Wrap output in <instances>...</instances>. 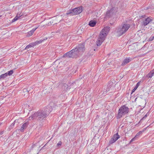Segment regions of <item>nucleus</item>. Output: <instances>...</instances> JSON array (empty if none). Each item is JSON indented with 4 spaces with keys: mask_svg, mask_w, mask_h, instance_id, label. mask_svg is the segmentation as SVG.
<instances>
[{
    "mask_svg": "<svg viewBox=\"0 0 154 154\" xmlns=\"http://www.w3.org/2000/svg\"><path fill=\"white\" fill-rule=\"evenodd\" d=\"M47 116V113L43 110H40L32 115L29 118V120L35 119L37 120H41L46 117Z\"/></svg>",
    "mask_w": 154,
    "mask_h": 154,
    "instance_id": "obj_2",
    "label": "nucleus"
},
{
    "mask_svg": "<svg viewBox=\"0 0 154 154\" xmlns=\"http://www.w3.org/2000/svg\"><path fill=\"white\" fill-rule=\"evenodd\" d=\"M2 124V123H0V125H1V124Z\"/></svg>",
    "mask_w": 154,
    "mask_h": 154,
    "instance_id": "obj_43",
    "label": "nucleus"
},
{
    "mask_svg": "<svg viewBox=\"0 0 154 154\" xmlns=\"http://www.w3.org/2000/svg\"><path fill=\"white\" fill-rule=\"evenodd\" d=\"M146 129V128H144V130H143L142 131V132H143V131H144V130H145Z\"/></svg>",
    "mask_w": 154,
    "mask_h": 154,
    "instance_id": "obj_36",
    "label": "nucleus"
},
{
    "mask_svg": "<svg viewBox=\"0 0 154 154\" xmlns=\"http://www.w3.org/2000/svg\"><path fill=\"white\" fill-rule=\"evenodd\" d=\"M44 146H44L43 147H42V148H43Z\"/></svg>",
    "mask_w": 154,
    "mask_h": 154,
    "instance_id": "obj_40",
    "label": "nucleus"
},
{
    "mask_svg": "<svg viewBox=\"0 0 154 154\" xmlns=\"http://www.w3.org/2000/svg\"><path fill=\"white\" fill-rule=\"evenodd\" d=\"M113 85V82H108V83L107 85V88L106 89H104L103 90V92L104 93L105 92L106 93L107 91H109V89L111 88L112 87V85Z\"/></svg>",
    "mask_w": 154,
    "mask_h": 154,
    "instance_id": "obj_13",
    "label": "nucleus"
},
{
    "mask_svg": "<svg viewBox=\"0 0 154 154\" xmlns=\"http://www.w3.org/2000/svg\"><path fill=\"white\" fill-rule=\"evenodd\" d=\"M120 137L119 135H118V133L115 134L113 137H112L113 139H114L116 140H117L118 139L120 138Z\"/></svg>",
    "mask_w": 154,
    "mask_h": 154,
    "instance_id": "obj_18",
    "label": "nucleus"
},
{
    "mask_svg": "<svg viewBox=\"0 0 154 154\" xmlns=\"http://www.w3.org/2000/svg\"><path fill=\"white\" fill-rule=\"evenodd\" d=\"M85 50L84 44H80L77 46L75 48L64 54L63 57L76 58L81 53L84 52Z\"/></svg>",
    "mask_w": 154,
    "mask_h": 154,
    "instance_id": "obj_1",
    "label": "nucleus"
},
{
    "mask_svg": "<svg viewBox=\"0 0 154 154\" xmlns=\"http://www.w3.org/2000/svg\"><path fill=\"white\" fill-rule=\"evenodd\" d=\"M154 38V36H151L148 40V42L152 41Z\"/></svg>",
    "mask_w": 154,
    "mask_h": 154,
    "instance_id": "obj_27",
    "label": "nucleus"
},
{
    "mask_svg": "<svg viewBox=\"0 0 154 154\" xmlns=\"http://www.w3.org/2000/svg\"><path fill=\"white\" fill-rule=\"evenodd\" d=\"M135 137L133 138L131 140V141H130L129 142V143L130 144L131 143V142H132V141H134L135 140Z\"/></svg>",
    "mask_w": 154,
    "mask_h": 154,
    "instance_id": "obj_31",
    "label": "nucleus"
},
{
    "mask_svg": "<svg viewBox=\"0 0 154 154\" xmlns=\"http://www.w3.org/2000/svg\"><path fill=\"white\" fill-rule=\"evenodd\" d=\"M0 76H1V78H2V79H4V78H5L7 76V74L6 73H5V74H3L1 75H0Z\"/></svg>",
    "mask_w": 154,
    "mask_h": 154,
    "instance_id": "obj_23",
    "label": "nucleus"
},
{
    "mask_svg": "<svg viewBox=\"0 0 154 154\" xmlns=\"http://www.w3.org/2000/svg\"><path fill=\"white\" fill-rule=\"evenodd\" d=\"M140 82H139L137 84L136 86L132 90L131 92V94H132L133 92H134L136 90V89L139 86L140 84Z\"/></svg>",
    "mask_w": 154,
    "mask_h": 154,
    "instance_id": "obj_17",
    "label": "nucleus"
},
{
    "mask_svg": "<svg viewBox=\"0 0 154 154\" xmlns=\"http://www.w3.org/2000/svg\"><path fill=\"white\" fill-rule=\"evenodd\" d=\"M33 34V33L32 32H31V31H30L28 32L26 36L27 37L30 36L32 35Z\"/></svg>",
    "mask_w": 154,
    "mask_h": 154,
    "instance_id": "obj_26",
    "label": "nucleus"
},
{
    "mask_svg": "<svg viewBox=\"0 0 154 154\" xmlns=\"http://www.w3.org/2000/svg\"><path fill=\"white\" fill-rule=\"evenodd\" d=\"M105 38V37L103 36L100 34L99 35V37L98 38L96 42L97 46H100L104 40Z\"/></svg>",
    "mask_w": 154,
    "mask_h": 154,
    "instance_id": "obj_9",
    "label": "nucleus"
},
{
    "mask_svg": "<svg viewBox=\"0 0 154 154\" xmlns=\"http://www.w3.org/2000/svg\"><path fill=\"white\" fill-rule=\"evenodd\" d=\"M146 129V128H144V130H143L142 131V132H143V131H144V130H145Z\"/></svg>",
    "mask_w": 154,
    "mask_h": 154,
    "instance_id": "obj_37",
    "label": "nucleus"
},
{
    "mask_svg": "<svg viewBox=\"0 0 154 154\" xmlns=\"http://www.w3.org/2000/svg\"><path fill=\"white\" fill-rule=\"evenodd\" d=\"M62 142L60 141L57 144L56 146L58 147H60L62 145Z\"/></svg>",
    "mask_w": 154,
    "mask_h": 154,
    "instance_id": "obj_24",
    "label": "nucleus"
},
{
    "mask_svg": "<svg viewBox=\"0 0 154 154\" xmlns=\"http://www.w3.org/2000/svg\"><path fill=\"white\" fill-rule=\"evenodd\" d=\"M82 6H80L75 8L71 9L68 11L66 14L67 15L70 14L71 15L79 14L82 12Z\"/></svg>",
    "mask_w": 154,
    "mask_h": 154,
    "instance_id": "obj_4",
    "label": "nucleus"
},
{
    "mask_svg": "<svg viewBox=\"0 0 154 154\" xmlns=\"http://www.w3.org/2000/svg\"><path fill=\"white\" fill-rule=\"evenodd\" d=\"M96 23L97 22L96 21L91 20L89 22L88 25L90 26L94 27L95 26Z\"/></svg>",
    "mask_w": 154,
    "mask_h": 154,
    "instance_id": "obj_16",
    "label": "nucleus"
},
{
    "mask_svg": "<svg viewBox=\"0 0 154 154\" xmlns=\"http://www.w3.org/2000/svg\"><path fill=\"white\" fill-rule=\"evenodd\" d=\"M154 74V72H153V71H151L148 75V76L149 78H151Z\"/></svg>",
    "mask_w": 154,
    "mask_h": 154,
    "instance_id": "obj_21",
    "label": "nucleus"
},
{
    "mask_svg": "<svg viewBox=\"0 0 154 154\" xmlns=\"http://www.w3.org/2000/svg\"><path fill=\"white\" fill-rule=\"evenodd\" d=\"M19 119H16L15 120L14 122L12 123L11 125L9 127V128L11 129L12 128L14 127V125L15 123H17V125H18L19 123Z\"/></svg>",
    "mask_w": 154,
    "mask_h": 154,
    "instance_id": "obj_15",
    "label": "nucleus"
},
{
    "mask_svg": "<svg viewBox=\"0 0 154 154\" xmlns=\"http://www.w3.org/2000/svg\"><path fill=\"white\" fill-rule=\"evenodd\" d=\"M18 16H20V18L22 16V14H21V13H20V14L18 13Z\"/></svg>",
    "mask_w": 154,
    "mask_h": 154,
    "instance_id": "obj_33",
    "label": "nucleus"
},
{
    "mask_svg": "<svg viewBox=\"0 0 154 154\" xmlns=\"http://www.w3.org/2000/svg\"><path fill=\"white\" fill-rule=\"evenodd\" d=\"M153 19L151 17H147L146 18H145V20L143 21V25L144 26H146L149 23L153 21Z\"/></svg>",
    "mask_w": 154,
    "mask_h": 154,
    "instance_id": "obj_10",
    "label": "nucleus"
},
{
    "mask_svg": "<svg viewBox=\"0 0 154 154\" xmlns=\"http://www.w3.org/2000/svg\"><path fill=\"white\" fill-rule=\"evenodd\" d=\"M142 132V131H140L139 132L136 134V135L135 137H136L137 136H138L139 135H140V134H141Z\"/></svg>",
    "mask_w": 154,
    "mask_h": 154,
    "instance_id": "obj_30",
    "label": "nucleus"
},
{
    "mask_svg": "<svg viewBox=\"0 0 154 154\" xmlns=\"http://www.w3.org/2000/svg\"><path fill=\"white\" fill-rule=\"evenodd\" d=\"M144 95H145L146 96H148V95H149V93L148 92H146L144 94Z\"/></svg>",
    "mask_w": 154,
    "mask_h": 154,
    "instance_id": "obj_32",
    "label": "nucleus"
},
{
    "mask_svg": "<svg viewBox=\"0 0 154 154\" xmlns=\"http://www.w3.org/2000/svg\"><path fill=\"white\" fill-rule=\"evenodd\" d=\"M30 88L29 87L27 88H24L23 89L24 92H27V93H29V91H30Z\"/></svg>",
    "mask_w": 154,
    "mask_h": 154,
    "instance_id": "obj_25",
    "label": "nucleus"
},
{
    "mask_svg": "<svg viewBox=\"0 0 154 154\" xmlns=\"http://www.w3.org/2000/svg\"><path fill=\"white\" fill-rule=\"evenodd\" d=\"M3 131H1L0 132V135L2 134H3Z\"/></svg>",
    "mask_w": 154,
    "mask_h": 154,
    "instance_id": "obj_34",
    "label": "nucleus"
},
{
    "mask_svg": "<svg viewBox=\"0 0 154 154\" xmlns=\"http://www.w3.org/2000/svg\"><path fill=\"white\" fill-rule=\"evenodd\" d=\"M153 23L154 24V21L153 22Z\"/></svg>",
    "mask_w": 154,
    "mask_h": 154,
    "instance_id": "obj_42",
    "label": "nucleus"
},
{
    "mask_svg": "<svg viewBox=\"0 0 154 154\" xmlns=\"http://www.w3.org/2000/svg\"><path fill=\"white\" fill-rule=\"evenodd\" d=\"M147 114H146L141 119L140 122H139V123H140L141 122V121L143 119H145L147 117Z\"/></svg>",
    "mask_w": 154,
    "mask_h": 154,
    "instance_id": "obj_28",
    "label": "nucleus"
},
{
    "mask_svg": "<svg viewBox=\"0 0 154 154\" xmlns=\"http://www.w3.org/2000/svg\"><path fill=\"white\" fill-rule=\"evenodd\" d=\"M47 39V38H46V39H42L41 40L39 41H37L35 42L30 43L29 45L26 46L25 49H27L31 47H33L35 46L38 45L39 44L41 43L44 40H45Z\"/></svg>",
    "mask_w": 154,
    "mask_h": 154,
    "instance_id": "obj_7",
    "label": "nucleus"
},
{
    "mask_svg": "<svg viewBox=\"0 0 154 154\" xmlns=\"http://www.w3.org/2000/svg\"><path fill=\"white\" fill-rule=\"evenodd\" d=\"M14 71L13 70H11L7 72H6L7 74V76L8 75H12V74L13 73Z\"/></svg>",
    "mask_w": 154,
    "mask_h": 154,
    "instance_id": "obj_22",
    "label": "nucleus"
},
{
    "mask_svg": "<svg viewBox=\"0 0 154 154\" xmlns=\"http://www.w3.org/2000/svg\"><path fill=\"white\" fill-rule=\"evenodd\" d=\"M18 14L17 13L16 16L13 19L12 21V22L13 23L16 20H17L18 19L20 18V16H18Z\"/></svg>",
    "mask_w": 154,
    "mask_h": 154,
    "instance_id": "obj_19",
    "label": "nucleus"
},
{
    "mask_svg": "<svg viewBox=\"0 0 154 154\" xmlns=\"http://www.w3.org/2000/svg\"><path fill=\"white\" fill-rule=\"evenodd\" d=\"M38 27L35 28H33L31 30V32H32L33 33L34 31L36 30V29Z\"/></svg>",
    "mask_w": 154,
    "mask_h": 154,
    "instance_id": "obj_29",
    "label": "nucleus"
},
{
    "mask_svg": "<svg viewBox=\"0 0 154 154\" xmlns=\"http://www.w3.org/2000/svg\"><path fill=\"white\" fill-rule=\"evenodd\" d=\"M131 60H130V58H127L125 59L122 63L121 64V65L122 66H124L125 64L129 63Z\"/></svg>",
    "mask_w": 154,
    "mask_h": 154,
    "instance_id": "obj_14",
    "label": "nucleus"
},
{
    "mask_svg": "<svg viewBox=\"0 0 154 154\" xmlns=\"http://www.w3.org/2000/svg\"><path fill=\"white\" fill-rule=\"evenodd\" d=\"M52 109V106L48 105L45 107L44 111L47 113V115L50 113Z\"/></svg>",
    "mask_w": 154,
    "mask_h": 154,
    "instance_id": "obj_11",
    "label": "nucleus"
},
{
    "mask_svg": "<svg viewBox=\"0 0 154 154\" xmlns=\"http://www.w3.org/2000/svg\"><path fill=\"white\" fill-rule=\"evenodd\" d=\"M110 30V27L107 26L104 27L100 33V34L105 37L107 36Z\"/></svg>",
    "mask_w": 154,
    "mask_h": 154,
    "instance_id": "obj_8",
    "label": "nucleus"
},
{
    "mask_svg": "<svg viewBox=\"0 0 154 154\" xmlns=\"http://www.w3.org/2000/svg\"><path fill=\"white\" fill-rule=\"evenodd\" d=\"M129 108L125 105L122 106L119 109L117 115V119H119L121 118L123 116L127 114L129 112Z\"/></svg>",
    "mask_w": 154,
    "mask_h": 154,
    "instance_id": "obj_3",
    "label": "nucleus"
},
{
    "mask_svg": "<svg viewBox=\"0 0 154 154\" xmlns=\"http://www.w3.org/2000/svg\"><path fill=\"white\" fill-rule=\"evenodd\" d=\"M152 71H153V72H154V69Z\"/></svg>",
    "mask_w": 154,
    "mask_h": 154,
    "instance_id": "obj_38",
    "label": "nucleus"
},
{
    "mask_svg": "<svg viewBox=\"0 0 154 154\" xmlns=\"http://www.w3.org/2000/svg\"><path fill=\"white\" fill-rule=\"evenodd\" d=\"M116 12L117 11L115 8H112L106 11L104 18L106 19L112 17L114 15H115Z\"/></svg>",
    "mask_w": 154,
    "mask_h": 154,
    "instance_id": "obj_6",
    "label": "nucleus"
},
{
    "mask_svg": "<svg viewBox=\"0 0 154 154\" xmlns=\"http://www.w3.org/2000/svg\"><path fill=\"white\" fill-rule=\"evenodd\" d=\"M130 27V25L129 24H124L122 25L121 27L118 28L117 32L120 35H122L126 32Z\"/></svg>",
    "mask_w": 154,
    "mask_h": 154,
    "instance_id": "obj_5",
    "label": "nucleus"
},
{
    "mask_svg": "<svg viewBox=\"0 0 154 154\" xmlns=\"http://www.w3.org/2000/svg\"><path fill=\"white\" fill-rule=\"evenodd\" d=\"M116 140H115L114 139H113V138H112L110 140H109V145L111 144L114 143L115 142H116Z\"/></svg>",
    "mask_w": 154,
    "mask_h": 154,
    "instance_id": "obj_20",
    "label": "nucleus"
},
{
    "mask_svg": "<svg viewBox=\"0 0 154 154\" xmlns=\"http://www.w3.org/2000/svg\"><path fill=\"white\" fill-rule=\"evenodd\" d=\"M2 16L0 15V17Z\"/></svg>",
    "mask_w": 154,
    "mask_h": 154,
    "instance_id": "obj_41",
    "label": "nucleus"
},
{
    "mask_svg": "<svg viewBox=\"0 0 154 154\" xmlns=\"http://www.w3.org/2000/svg\"><path fill=\"white\" fill-rule=\"evenodd\" d=\"M94 51H95V49H94Z\"/></svg>",
    "mask_w": 154,
    "mask_h": 154,
    "instance_id": "obj_39",
    "label": "nucleus"
},
{
    "mask_svg": "<svg viewBox=\"0 0 154 154\" xmlns=\"http://www.w3.org/2000/svg\"><path fill=\"white\" fill-rule=\"evenodd\" d=\"M29 124V122H27L23 124L20 129V131L22 132H23L24 130L26 129Z\"/></svg>",
    "mask_w": 154,
    "mask_h": 154,
    "instance_id": "obj_12",
    "label": "nucleus"
},
{
    "mask_svg": "<svg viewBox=\"0 0 154 154\" xmlns=\"http://www.w3.org/2000/svg\"><path fill=\"white\" fill-rule=\"evenodd\" d=\"M146 16L145 15H143V16H141V17H142V18H144Z\"/></svg>",
    "mask_w": 154,
    "mask_h": 154,
    "instance_id": "obj_35",
    "label": "nucleus"
}]
</instances>
